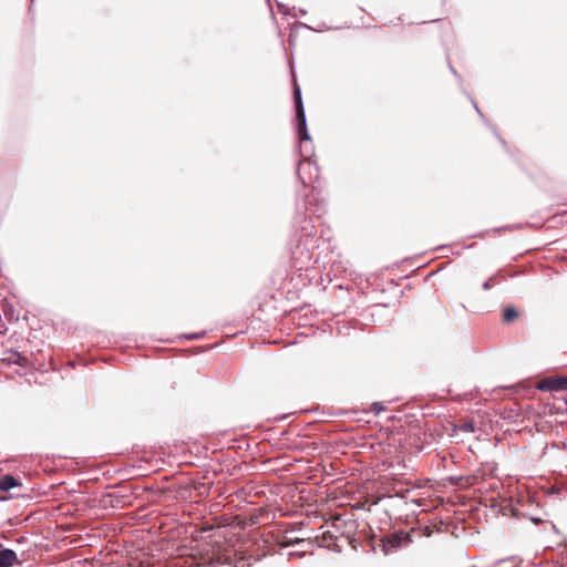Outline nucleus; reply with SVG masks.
<instances>
[{"label":"nucleus","mask_w":567,"mask_h":567,"mask_svg":"<svg viewBox=\"0 0 567 567\" xmlns=\"http://www.w3.org/2000/svg\"><path fill=\"white\" fill-rule=\"evenodd\" d=\"M322 537H323V539H324V540H327V542H328V540H329V542H332V540H333V535H332L330 532H326V533H323ZM330 544H331V543H328V546H330Z\"/></svg>","instance_id":"9b49d317"},{"label":"nucleus","mask_w":567,"mask_h":567,"mask_svg":"<svg viewBox=\"0 0 567 567\" xmlns=\"http://www.w3.org/2000/svg\"><path fill=\"white\" fill-rule=\"evenodd\" d=\"M517 317L518 312L514 308H507L503 313V320L506 322H511Z\"/></svg>","instance_id":"6e6552de"},{"label":"nucleus","mask_w":567,"mask_h":567,"mask_svg":"<svg viewBox=\"0 0 567 567\" xmlns=\"http://www.w3.org/2000/svg\"><path fill=\"white\" fill-rule=\"evenodd\" d=\"M538 389L542 391H564L567 390V378L565 377H548L538 383Z\"/></svg>","instance_id":"7ed1b4c3"},{"label":"nucleus","mask_w":567,"mask_h":567,"mask_svg":"<svg viewBox=\"0 0 567 567\" xmlns=\"http://www.w3.org/2000/svg\"><path fill=\"white\" fill-rule=\"evenodd\" d=\"M297 174L305 186H312L319 178V167L310 159H302L299 163Z\"/></svg>","instance_id":"f257e3e1"},{"label":"nucleus","mask_w":567,"mask_h":567,"mask_svg":"<svg viewBox=\"0 0 567 567\" xmlns=\"http://www.w3.org/2000/svg\"><path fill=\"white\" fill-rule=\"evenodd\" d=\"M489 288V284L488 282H485L484 284V289H488Z\"/></svg>","instance_id":"4468645a"},{"label":"nucleus","mask_w":567,"mask_h":567,"mask_svg":"<svg viewBox=\"0 0 567 567\" xmlns=\"http://www.w3.org/2000/svg\"><path fill=\"white\" fill-rule=\"evenodd\" d=\"M73 545L78 543H82V537L73 532V538H72Z\"/></svg>","instance_id":"f8f14e48"},{"label":"nucleus","mask_w":567,"mask_h":567,"mask_svg":"<svg viewBox=\"0 0 567 567\" xmlns=\"http://www.w3.org/2000/svg\"><path fill=\"white\" fill-rule=\"evenodd\" d=\"M20 485V482L12 475H4L0 477V491L7 492Z\"/></svg>","instance_id":"423d86ee"},{"label":"nucleus","mask_w":567,"mask_h":567,"mask_svg":"<svg viewBox=\"0 0 567 567\" xmlns=\"http://www.w3.org/2000/svg\"><path fill=\"white\" fill-rule=\"evenodd\" d=\"M293 97H295V105H296V116H297V121H298L299 138H300V141H307L310 138V136L307 131L306 115H305V109H303V103H302V99H301L300 87L297 84H295Z\"/></svg>","instance_id":"f03ea898"},{"label":"nucleus","mask_w":567,"mask_h":567,"mask_svg":"<svg viewBox=\"0 0 567 567\" xmlns=\"http://www.w3.org/2000/svg\"><path fill=\"white\" fill-rule=\"evenodd\" d=\"M412 542L409 533L398 532L389 537L391 547H399L401 545H408Z\"/></svg>","instance_id":"39448f33"},{"label":"nucleus","mask_w":567,"mask_h":567,"mask_svg":"<svg viewBox=\"0 0 567 567\" xmlns=\"http://www.w3.org/2000/svg\"><path fill=\"white\" fill-rule=\"evenodd\" d=\"M555 216H553L551 218H548L546 221H542V223H538V221H526V225L529 226V227H533V228H538L543 225H546L548 223H550L551 220H554Z\"/></svg>","instance_id":"1a4fd4ad"},{"label":"nucleus","mask_w":567,"mask_h":567,"mask_svg":"<svg viewBox=\"0 0 567 567\" xmlns=\"http://www.w3.org/2000/svg\"><path fill=\"white\" fill-rule=\"evenodd\" d=\"M90 564L87 559H79L76 563L73 561V567H84Z\"/></svg>","instance_id":"9d476101"},{"label":"nucleus","mask_w":567,"mask_h":567,"mask_svg":"<svg viewBox=\"0 0 567 567\" xmlns=\"http://www.w3.org/2000/svg\"><path fill=\"white\" fill-rule=\"evenodd\" d=\"M373 406H374V409H373V410H374L377 413H379V412L383 409V408L380 405V403H374V404H373Z\"/></svg>","instance_id":"ddd939ff"},{"label":"nucleus","mask_w":567,"mask_h":567,"mask_svg":"<svg viewBox=\"0 0 567 567\" xmlns=\"http://www.w3.org/2000/svg\"><path fill=\"white\" fill-rule=\"evenodd\" d=\"M18 563L17 554L12 549L0 550V567H11Z\"/></svg>","instance_id":"20e7f679"},{"label":"nucleus","mask_w":567,"mask_h":567,"mask_svg":"<svg viewBox=\"0 0 567 567\" xmlns=\"http://www.w3.org/2000/svg\"><path fill=\"white\" fill-rule=\"evenodd\" d=\"M455 430H458V431H462L465 433H473V432H475V425H474V422H472V421L463 422V423L456 425Z\"/></svg>","instance_id":"0eeeda50"}]
</instances>
